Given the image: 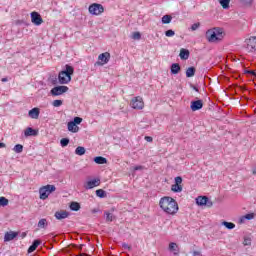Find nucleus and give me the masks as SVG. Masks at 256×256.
I'll return each mask as SVG.
<instances>
[{"instance_id": "1", "label": "nucleus", "mask_w": 256, "mask_h": 256, "mask_svg": "<svg viewBox=\"0 0 256 256\" xmlns=\"http://www.w3.org/2000/svg\"><path fill=\"white\" fill-rule=\"evenodd\" d=\"M160 208L168 215H175L179 211L177 201L169 196H164L159 201Z\"/></svg>"}, {"instance_id": "2", "label": "nucleus", "mask_w": 256, "mask_h": 256, "mask_svg": "<svg viewBox=\"0 0 256 256\" xmlns=\"http://www.w3.org/2000/svg\"><path fill=\"white\" fill-rule=\"evenodd\" d=\"M223 37H225V32L222 28H213L206 32V38L208 39L209 43L223 41Z\"/></svg>"}, {"instance_id": "3", "label": "nucleus", "mask_w": 256, "mask_h": 256, "mask_svg": "<svg viewBox=\"0 0 256 256\" xmlns=\"http://www.w3.org/2000/svg\"><path fill=\"white\" fill-rule=\"evenodd\" d=\"M75 69H73V66L66 65V70H63L59 73L58 79L59 83L62 85H65L71 81V75H73Z\"/></svg>"}, {"instance_id": "4", "label": "nucleus", "mask_w": 256, "mask_h": 256, "mask_svg": "<svg viewBox=\"0 0 256 256\" xmlns=\"http://www.w3.org/2000/svg\"><path fill=\"white\" fill-rule=\"evenodd\" d=\"M56 188L54 185H46L42 188H40L39 190V194H40V199H47V197H49V195H51V193H53V191H55Z\"/></svg>"}, {"instance_id": "5", "label": "nucleus", "mask_w": 256, "mask_h": 256, "mask_svg": "<svg viewBox=\"0 0 256 256\" xmlns=\"http://www.w3.org/2000/svg\"><path fill=\"white\" fill-rule=\"evenodd\" d=\"M130 106L132 107V109L141 111V109L145 107V102H143V98L141 96H137L130 101Z\"/></svg>"}, {"instance_id": "6", "label": "nucleus", "mask_w": 256, "mask_h": 256, "mask_svg": "<svg viewBox=\"0 0 256 256\" xmlns=\"http://www.w3.org/2000/svg\"><path fill=\"white\" fill-rule=\"evenodd\" d=\"M105 11V8L101 4L94 3L89 6V13L91 15H101Z\"/></svg>"}, {"instance_id": "7", "label": "nucleus", "mask_w": 256, "mask_h": 256, "mask_svg": "<svg viewBox=\"0 0 256 256\" xmlns=\"http://www.w3.org/2000/svg\"><path fill=\"white\" fill-rule=\"evenodd\" d=\"M111 59V54L109 52H104L98 56V61L96 65H107Z\"/></svg>"}, {"instance_id": "8", "label": "nucleus", "mask_w": 256, "mask_h": 256, "mask_svg": "<svg viewBox=\"0 0 256 256\" xmlns=\"http://www.w3.org/2000/svg\"><path fill=\"white\" fill-rule=\"evenodd\" d=\"M247 49L256 54V36H251L245 41Z\"/></svg>"}, {"instance_id": "9", "label": "nucleus", "mask_w": 256, "mask_h": 256, "mask_svg": "<svg viewBox=\"0 0 256 256\" xmlns=\"http://www.w3.org/2000/svg\"><path fill=\"white\" fill-rule=\"evenodd\" d=\"M196 203L200 206L206 205V207H213V202L209 201L207 196H199L196 198Z\"/></svg>"}, {"instance_id": "10", "label": "nucleus", "mask_w": 256, "mask_h": 256, "mask_svg": "<svg viewBox=\"0 0 256 256\" xmlns=\"http://www.w3.org/2000/svg\"><path fill=\"white\" fill-rule=\"evenodd\" d=\"M69 91V87L67 86H56L52 88L51 94L54 96L63 95V93H67Z\"/></svg>"}, {"instance_id": "11", "label": "nucleus", "mask_w": 256, "mask_h": 256, "mask_svg": "<svg viewBox=\"0 0 256 256\" xmlns=\"http://www.w3.org/2000/svg\"><path fill=\"white\" fill-rule=\"evenodd\" d=\"M31 22L34 25H41L43 23V18L41 17V14L38 12H32L31 13Z\"/></svg>"}, {"instance_id": "12", "label": "nucleus", "mask_w": 256, "mask_h": 256, "mask_svg": "<svg viewBox=\"0 0 256 256\" xmlns=\"http://www.w3.org/2000/svg\"><path fill=\"white\" fill-rule=\"evenodd\" d=\"M101 185V179L96 178L94 180H90L84 184L85 189H93L94 187H99Z\"/></svg>"}, {"instance_id": "13", "label": "nucleus", "mask_w": 256, "mask_h": 256, "mask_svg": "<svg viewBox=\"0 0 256 256\" xmlns=\"http://www.w3.org/2000/svg\"><path fill=\"white\" fill-rule=\"evenodd\" d=\"M24 135L25 137H37L39 135V131L28 127L25 129Z\"/></svg>"}, {"instance_id": "14", "label": "nucleus", "mask_w": 256, "mask_h": 256, "mask_svg": "<svg viewBox=\"0 0 256 256\" xmlns=\"http://www.w3.org/2000/svg\"><path fill=\"white\" fill-rule=\"evenodd\" d=\"M190 107L192 111H199V109H203V100L192 101Z\"/></svg>"}, {"instance_id": "15", "label": "nucleus", "mask_w": 256, "mask_h": 256, "mask_svg": "<svg viewBox=\"0 0 256 256\" xmlns=\"http://www.w3.org/2000/svg\"><path fill=\"white\" fill-rule=\"evenodd\" d=\"M41 113V110L39 108H33L28 112V116L31 119H39V115Z\"/></svg>"}, {"instance_id": "16", "label": "nucleus", "mask_w": 256, "mask_h": 256, "mask_svg": "<svg viewBox=\"0 0 256 256\" xmlns=\"http://www.w3.org/2000/svg\"><path fill=\"white\" fill-rule=\"evenodd\" d=\"M17 235H19V233H17V232H13V231L6 232L4 235V241L5 242L13 241V239H15V237H17Z\"/></svg>"}, {"instance_id": "17", "label": "nucleus", "mask_w": 256, "mask_h": 256, "mask_svg": "<svg viewBox=\"0 0 256 256\" xmlns=\"http://www.w3.org/2000/svg\"><path fill=\"white\" fill-rule=\"evenodd\" d=\"M56 219H67L69 217V212L61 210L55 213Z\"/></svg>"}, {"instance_id": "18", "label": "nucleus", "mask_w": 256, "mask_h": 256, "mask_svg": "<svg viewBox=\"0 0 256 256\" xmlns=\"http://www.w3.org/2000/svg\"><path fill=\"white\" fill-rule=\"evenodd\" d=\"M68 131H71V133H78L79 126L75 125V122H69L68 123Z\"/></svg>"}, {"instance_id": "19", "label": "nucleus", "mask_w": 256, "mask_h": 256, "mask_svg": "<svg viewBox=\"0 0 256 256\" xmlns=\"http://www.w3.org/2000/svg\"><path fill=\"white\" fill-rule=\"evenodd\" d=\"M41 245V240H35L33 244L28 248V253H33Z\"/></svg>"}, {"instance_id": "20", "label": "nucleus", "mask_w": 256, "mask_h": 256, "mask_svg": "<svg viewBox=\"0 0 256 256\" xmlns=\"http://www.w3.org/2000/svg\"><path fill=\"white\" fill-rule=\"evenodd\" d=\"M94 161L97 163V165H105L107 163V158L103 156H97L94 158Z\"/></svg>"}, {"instance_id": "21", "label": "nucleus", "mask_w": 256, "mask_h": 256, "mask_svg": "<svg viewBox=\"0 0 256 256\" xmlns=\"http://www.w3.org/2000/svg\"><path fill=\"white\" fill-rule=\"evenodd\" d=\"M179 71H181V66H179V64L174 63L171 65V73L173 75H177L179 73Z\"/></svg>"}, {"instance_id": "22", "label": "nucleus", "mask_w": 256, "mask_h": 256, "mask_svg": "<svg viewBox=\"0 0 256 256\" xmlns=\"http://www.w3.org/2000/svg\"><path fill=\"white\" fill-rule=\"evenodd\" d=\"M47 225H49V222H47V219L42 218L38 222V228L39 229H47Z\"/></svg>"}, {"instance_id": "23", "label": "nucleus", "mask_w": 256, "mask_h": 256, "mask_svg": "<svg viewBox=\"0 0 256 256\" xmlns=\"http://www.w3.org/2000/svg\"><path fill=\"white\" fill-rule=\"evenodd\" d=\"M180 58L183 59V60L189 59V50H187L185 48H182L180 50Z\"/></svg>"}, {"instance_id": "24", "label": "nucleus", "mask_w": 256, "mask_h": 256, "mask_svg": "<svg viewBox=\"0 0 256 256\" xmlns=\"http://www.w3.org/2000/svg\"><path fill=\"white\" fill-rule=\"evenodd\" d=\"M171 189L172 191H174V193H181L183 191V186L178 184H173Z\"/></svg>"}, {"instance_id": "25", "label": "nucleus", "mask_w": 256, "mask_h": 256, "mask_svg": "<svg viewBox=\"0 0 256 256\" xmlns=\"http://www.w3.org/2000/svg\"><path fill=\"white\" fill-rule=\"evenodd\" d=\"M70 209L72 211H79V209H81V204H79V202H72L70 204Z\"/></svg>"}, {"instance_id": "26", "label": "nucleus", "mask_w": 256, "mask_h": 256, "mask_svg": "<svg viewBox=\"0 0 256 256\" xmlns=\"http://www.w3.org/2000/svg\"><path fill=\"white\" fill-rule=\"evenodd\" d=\"M195 67H189L186 70V77H193L195 75Z\"/></svg>"}, {"instance_id": "27", "label": "nucleus", "mask_w": 256, "mask_h": 256, "mask_svg": "<svg viewBox=\"0 0 256 256\" xmlns=\"http://www.w3.org/2000/svg\"><path fill=\"white\" fill-rule=\"evenodd\" d=\"M85 147H83V146H78L77 148H76V150H75V153H76V155H85Z\"/></svg>"}, {"instance_id": "28", "label": "nucleus", "mask_w": 256, "mask_h": 256, "mask_svg": "<svg viewBox=\"0 0 256 256\" xmlns=\"http://www.w3.org/2000/svg\"><path fill=\"white\" fill-rule=\"evenodd\" d=\"M9 205V199L0 197V207H7Z\"/></svg>"}, {"instance_id": "29", "label": "nucleus", "mask_w": 256, "mask_h": 256, "mask_svg": "<svg viewBox=\"0 0 256 256\" xmlns=\"http://www.w3.org/2000/svg\"><path fill=\"white\" fill-rule=\"evenodd\" d=\"M229 3H231V0H220V5L223 9H229Z\"/></svg>"}, {"instance_id": "30", "label": "nucleus", "mask_w": 256, "mask_h": 256, "mask_svg": "<svg viewBox=\"0 0 256 256\" xmlns=\"http://www.w3.org/2000/svg\"><path fill=\"white\" fill-rule=\"evenodd\" d=\"M172 19H173V17H171V15H164L162 17V23H164V24L171 23Z\"/></svg>"}, {"instance_id": "31", "label": "nucleus", "mask_w": 256, "mask_h": 256, "mask_svg": "<svg viewBox=\"0 0 256 256\" xmlns=\"http://www.w3.org/2000/svg\"><path fill=\"white\" fill-rule=\"evenodd\" d=\"M60 145L61 147H67V145H69V138H62L60 140Z\"/></svg>"}, {"instance_id": "32", "label": "nucleus", "mask_w": 256, "mask_h": 256, "mask_svg": "<svg viewBox=\"0 0 256 256\" xmlns=\"http://www.w3.org/2000/svg\"><path fill=\"white\" fill-rule=\"evenodd\" d=\"M115 219V216H113V214L106 212V221L107 223H111V221H113Z\"/></svg>"}, {"instance_id": "33", "label": "nucleus", "mask_w": 256, "mask_h": 256, "mask_svg": "<svg viewBox=\"0 0 256 256\" xmlns=\"http://www.w3.org/2000/svg\"><path fill=\"white\" fill-rule=\"evenodd\" d=\"M14 151H15V153H23V145L17 144V145L14 147Z\"/></svg>"}, {"instance_id": "34", "label": "nucleus", "mask_w": 256, "mask_h": 256, "mask_svg": "<svg viewBox=\"0 0 256 256\" xmlns=\"http://www.w3.org/2000/svg\"><path fill=\"white\" fill-rule=\"evenodd\" d=\"M96 195L97 197H107V195L105 194V191L103 189H99V190H96Z\"/></svg>"}, {"instance_id": "35", "label": "nucleus", "mask_w": 256, "mask_h": 256, "mask_svg": "<svg viewBox=\"0 0 256 256\" xmlns=\"http://www.w3.org/2000/svg\"><path fill=\"white\" fill-rule=\"evenodd\" d=\"M223 225L227 229H235V224H233V222H223Z\"/></svg>"}, {"instance_id": "36", "label": "nucleus", "mask_w": 256, "mask_h": 256, "mask_svg": "<svg viewBox=\"0 0 256 256\" xmlns=\"http://www.w3.org/2000/svg\"><path fill=\"white\" fill-rule=\"evenodd\" d=\"M178 247H179V246H177V243H175V242H171V243L169 244V250H170V251H177Z\"/></svg>"}, {"instance_id": "37", "label": "nucleus", "mask_w": 256, "mask_h": 256, "mask_svg": "<svg viewBox=\"0 0 256 256\" xmlns=\"http://www.w3.org/2000/svg\"><path fill=\"white\" fill-rule=\"evenodd\" d=\"M52 105H53V107H61V105H63V101L62 100H54Z\"/></svg>"}, {"instance_id": "38", "label": "nucleus", "mask_w": 256, "mask_h": 256, "mask_svg": "<svg viewBox=\"0 0 256 256\" xmlns=\"http://www.w3.org/2000/svg\"><path fill=\"white\" fill-rule=\"evenodd\" d=\"M72 122L75 123V125H81V123H83V118L75 117L74 121H72Z\"/></svg>"}, {"instance_id": "39", "label": "nucleus", "mask_w": 256, "mask_h": 256, "mask_svg": "<svg viewBox=\"0 0 256 256\" xmlns=\"http://www.w3.org/2000/svg\"><path fill=\"white\" fill-rule=\"evenodd\" d=\"M201 27V23L197 22V23H194L192 26H191V29L193 31H197V29Z\"/></svg>"}, {"instance_id": "40", "label": "nucleus", "mask_w": 256, "mask_h": 256, "mask_svg": "<svg viewBox=\"0 0 256 256\" xmlns=\"http://www.w3.org/2000/svg\"><path fill=\"white\" fill-rule=\"evenodd\" d=\"M183 183V178L181 176H178L175 178V185H181Z\"/></svg>"}, {"instance_id": "41", "label": "nucleus", "mask_w": 256, "mask_h": 256, "mask_svg": "<svg viewBox=\"0 0 256 256\" xmlns=\"http://www.w3.org/2000/svg\"><path fill=\"white\" fill-rule=\"evenodd\" d=\"M166 37H173L175 35V31L168 30L165 32Z\"/></svg>"}, {"instance_id": "42", "label": "nucleus", "mask_w": 256, "mask_h": 256, "mask_svg": "<svg viewBox=\"0 0 256 256\" xmlns=\"http://www.w3.org/2000/svg\"><path fill=\"white\" fill-rule=\"evenodd\" d=\"M132 39H136V40L141 39V33H139V32H134V33H133V36H132Z\"/></svg>"}, {"instance_id": "43", "label": "nucleus", "mask_w": 256, "mask_h": 256, "mask_svg": "<svg viewBox=\"0 0 256 256\" xmlns=\"http://www.w3.org/2000/svg\"><path fill=\"white\" fill-rule=\"evenodd\" d=\"M244 219H248V220L255 219V214L254 213L246 214L244 216Z\"/></svg>"}, {"instance_id": "44", "label": "nucleus", "mask_w": 256, "mask_h": 256, "mask_svg": "<svg viewBox=\"0 0 256 256\" xmlns=\"http://www.w3.org/2000/svg\"><path fill=\"white\" fill-rule=\"evenodd\" d=\"M241 3H244L245 5H251L253 3V0H240Z\"/></svg>"}, {"instance_id": "45", "label": "nucleus", "mask_w": 256, "mask_h": 256, "mask_svg": "<svg viewBox=\"0 0 256 256\" xmlns=\"http://www.w3.org/2000/svg\"><path fill=\"white\" fill-rule=\"evenodd\" d=\"M143 169H145V167H143L142 165L134 167V171H143Z\"/></svg>"}, {"instance_id": "46", "label": "nucleus", "mask_w": 256, "mask_h": 256, "mask_svg": "<svg viewBox=\"0 0 256 256\" xmlns=\"http://www.w3.org/2000/svg\"><path fill=\"white\" fill-rule=\"evenodd\" d=\"M145 141H147L148 143H153V137L145 136Z\"/></svg>"}, {"instance_id": "47", "label": "nucleus", "mask_w": 256, "mask_h": 256, "mask_svg": "<svg viewBox=\"0 0 256 256\" xmlns=\"http://www.w3.org/2000/svg\"><path fill=\"white\" fill-rule=\"evenodd\" d=\"M244 245H251V238H244Z\"/></svg>"}, {"instance_id": "48", "label": "nucleus", "mask_w": 256, "mask_h": 256, "mask_svg": "<svg viewBox=\"0 0 256 256\" xmlns=\"http://www.w3.org/2000/svg\"><path fill=\"white\" fill-rule=\"evenodd\" d=\"M5 147H7V145L5 143H3V142H0V149H3Z\"/></svg>"}, {"instance_id": "49", "label": "nucleus", "mask_w": 256, "mask_h": 256, "mask_svg": "<svg viewBox=\"0 0 256 256\" xmlns=\"http://www.w3.org/2000/svg\"><path fill=\"white\" fill-rule=\"evenodd\" d=\"M193 255H194V256H200V255H201V252H199V251H194V252H193Z\"/></svg>"}, {"instance_id": "50", "label": "nucleus", "mask_w": 256, "mask_h": 256, "mask_svg": "<svg viewBox=\"0 0 256 256\" xmlns=\"http://www.w3.org/2000/svg\"><path fill=\"white\" fill-rule=\"evenodd\" d=\"M123 247H124V249H131V246H129L127 244H124Z\"/></svg>"}, {"instance_id": "51", "label": "nucleus", "mask_w": 256, "mask_h": 256, "mask_svg": "<svg viewBox=\"0 0 256 256\" xmlns=\"http://www.w3.org/2000/svg\"><path fill=\"white\" fill-rule=\"evenodd\" d=\"M252 173H253V175H256V167H254V168L252 169Z\"/></svg>"}, {"instance_id": "52", "label": "nucleus", "mask_w": 256, "mask_h": 256, "mask_svg": "<svg viewBox=\"0 0 256 256\" xmlns=\"http://www.w3.org/2000/svg\"><path fill=\"white\" fill-rule=\"evenodd\" d=\"M7 78H2V83H6Z\"/></svg>"}, {"instance_id": "53", "label": "nucleus", "mask_w": 256, "mask_h": 256, "mask_svg": "<svg viewBox=\"0 0 256 256\" xmlns=\"http://www.w3.org/2000/svg\"><path fill=\"white\" fill-rule=\"evenodd\" d=\"M250 73H251L252 75H254V77H256V73H255V72L251 71Z\"/></svg>"}]
</instances>
